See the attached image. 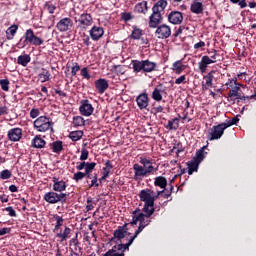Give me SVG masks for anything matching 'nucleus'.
Listing matches in <instances>:
<instances>
[{"label": "nucleus", "instance_id": "nucleus-1", "mask_svg": "<svg viewBox=\"0 0 256 256\" xmlns=\"http://www.w3.org/2000/svg\"><path fill=\"white\" fill-rule=\"evenodd\" d=\"M151 215L153 214H149V211H144V213L141 212V210L139 209H136L135 211H133L132 221L130 222L131 225H137V223H140L138 229L134 233V236L130 238L128 243L118 244L114 246L104 256H124L125 251H129V247L133 245V242L135 241V239H137V236L139 235V233H141V231H143V229L146 228L147 225H149V223H151V219H149Z\"/></svg>", "mask_w": 256, "mask_h": 256}, {"label": "nucleus", "instance_id": "nucleus-2", "mask_svg": "<svg viewBox=\"0 0 256 256\" xmlns=\"http://www.w3.org/2000/svg\"><path fill=\"white\" fill-rule=\"evenodd\" d=\"M140 163L141 165L139 163L133 165L135 181H141L144 177H149L157 171V168L153 166V161L147 158H140Z\"/></svg>", "mask_w": 256, "mask_h": 256}, {"label": "nucleus", "instance_id": "nucleus-3", "mask_svg": "<svg viewBox=\"0 0 256 256\" xmlns=\"http://www.w3.org/2000/svg\"><path fill=\"white\" fill-rule=\"evenodd\" d=\"M160 192L155 194V191L151 189L141 190L139 193L140 201H143L144 207L143 211H148L149 215H153L155 213V200L159 197Z\"/></svg>", "mask_w": 256, "mask_h": 256}, {"label": "nucleus", "instance_id": "nucleus-4", "mask_svg": "<svg viewBox=\"0 0 256 256\" xmlns=\"http://www.w3.org/2000/svg\"><path fill=\"white\" fill-rule=\"evenodd\" d=\"M34 129L38 133H47L48 131L53 132V121L47 116L38 117L34 123Z\"/></svg>", "mask_w": 256, "mask_h": 256}, {"label": "nucleus", "instance_id": "nucleus-5", "mask_svg": "<svg viewBox=\"0 0 256 256\" xmlns=\"http://www.w3.org/2000/svg\"><path fill=\"white\" fill-rule=\"evenodd\" d=\"M132 66L135 73H141V71L144 73H152V71H155L157 64L149 60H133Z\"/></svg>", "mask_w": 256, "mask_h": 256}, {"label": "nucleus", "instance_id": "nucleus-6", "mask_svg": "<svg viewBox=\"0 0 256 256\" xmlns=\"http://www.w3.org/2000/svg\"><path fill=\"white\" fill-rule=\"evenodd\" d=\"M23 38H24V41L21 46L22 49L27 47V45H34L35 47H39L44 43L43 39L35 35V32L33 31V29H27L24 33Z\"/></svg>", "mask_w": 256, "mask_h": 256}, {"label": "nucleus", "instance_id": "nucleus-7", "mask_svg": "<svg viewBox=\"0 0 256 256\" xmlns=\"http://www.w3.org/2000/svg\"><path fill=\"white\" fill-rule=\"evenodd\" d=\"M44 201L51 205H55V203H65L67 201V194L63 192L59 194L55 191H50L44 195Z\"/></svg>", "mask_w": 256, "mask_h": 256}, {"label": "nucleus", "instance_id": "nucleus-8", "mask_svg": "<svg viewBox=\"0 0 256 256\" xmlns=\"http://www.w3.org/2000/svg\"><path fill=\"white\" fill-rule=\"evenodd\" d=\"M213 56H203L201 58V61L198 63V67L201 73L207 72V67L209 65H213V63H217V57L219 54H217V50H213Z\"/></svg>", "mask_w": 256, "mask_h": 256}, {"label": "nucleus", "instance_id": "nucleus-9", "mask_svg": "<svg viewBox=\"0 0 256 256\" xmlns=\"http://www.w3.org/2000/svg\"><path fill=\"white\" fill-rule=\"evenodd\" d=\"M225 129H227V126H225L224 123L213 126L209 132L210 141H215V139H221V137H223Z\"/></svg>", "mask_w": 256, "mask_h": 256}, {"label": "nucleus", "instance_id": "nucleus-10", "mask_svg": "<svg viewBox=\"0 0 256 256\" xmlns=\"http://www.w3.org/2000/svg\"><path fill=\"white\" fill-rule=\"evenodd\" d=\"M56 28L60 33H65L73 29V20L71 18H62L57 24Z\"/></svg>", "mask_w": 256, "mask_h": 256}, {"label": "nucleus", "instance_id": "nucleus-11", "mask_svg": "<svg viewBox=\"0 0 256 256\" xmlns=\"http://www.w3.org/2000/svg\"><path fill=\"white\" fill-rule=\"evenodd\" d=\"M156 35L158 39H168V37H171V27L166 24L160 25L156 29Z\"/></svg>", "mask_w": 256, "mask_h": 256}, {"label": "nucleus", "instance_id": "nucleus-12", "mask_svg": "<svg viewBox=\"0 0 256 256\" xmlns=\"http://www.w3.org/2000/svg\"><path fill=\"white\" fill-rule=\"evenodd\" d=\"M76 21L81 25V27H84V29L93 25V17L89 13L81 14Z\"/></svg>", "mask_w": 256, "mask_h": 256}, {"label": "nucleus", "instance_id": "nucleus-13", "mask_svg": "<svg viewBox=\"0 0 256 256\" xmlns=\"http://www.w3.org/2000/svg\"><path fill=\"white\" fill-rule=\"evenodd\" d=\"M90 37L93 41H99L101 37L105 34V30L101 26H93L90 31Z\"/></svg>", "mask_w": 256, "mask_h": 256}, {"label": "nucleus", "instance_id": "nucleus-14", "mask_svg": "<svg viewBox=\"0 0 256 256\" xmlns=\"http://www.w3.org/2000/svg\"><path fill=\"white\" fill-rule=\"evenodd\" d=\"M22 137H23V130H21V128H12L8 131L9 141H13V142L21 141Z\"/></svg>", "mask_w": 256, "mask_h": 256}, {"label": "nucleus", "instance_id": "nucleus-15", "mask_svg": "<svg viewBox=\"0 0 256 256\" xmlns=\"http://www.w3.org/2000/svg\"><path fill=\"white\" fill-rule=\"evenodd\" d=\"M168 20L172 25H181L183 23V13L173 11L168 15Z\"/></svg>", "mask_w": 256, "mask_h": 256}, {"label": "nucleus", "instance_id": "nucleus-16", "mask_svg": "<svg viewBox=\"0 0 256 256\" xmlns=\"http://www.w3.org/2000/svg\"><path fill=\"white\" fill-rule=\"evenodd\" d=\"M53 181V191L56 193H63L67 189V183L63 180H59L57 177L52 178Z\"/></svg>", "mask_w": 256, "mask_h": 256}, {"label": "nucleus", "instance_id": "nucleus-17", "mask_svg": "<svg viewBox=\"0 0 256 256\" xmlns=\"http://www.w3.org/2000/svg\"><path fill=\"white\" fill-rule=\"evenodd\" d=\"M136 103L139 109H147V107H149V96L147 95V93H142L138 95L136 98Z\"/></svg>", "mask_w": 256, "mask_h": 256}, {"label": "nucleus", "instance_id": "nucleus-18", "mask_svg": "<svg viewBox=\"0 0 256 256\" xmlns=\"http://www.w3.org/2000/svg\"><path fill=\"white\" fill-rule=\"evenodd\" d=\"M95 88L100 95H103L109 89V82L106 79L100 78L95 81Z\"/></svg>", "mask_w": 256, "mask_h": 256}, {"label": "nucleus", "instance_id": "nucleus-19", "mask_svg": "<svg viewBox=\"0 0 256 256\" xmlns=\"http://www.w3.org/2000/svg\"><path fill=\"white\" fill-rule=\"evenodd\" d=\"M79 111L81 115H84V117H90V115H93V105H91L89 101H84L80 106Z\"/></svg>", "mask_w": 256, "mask_h": 256}, {"label": "nucleus", "instance_id": "nucleus-20", "mask_svg": "<svg viewBox=\"0 0 256 256\" xmlns=\"http://www.w3.org/2000/svg\"><path fill=\"white\" fill-rule=\"evenodd\" d=\"M160 21H161V12L152 10V14L149 20V27H152L153 29H155V27L159 25Z\"/></svg>", "mask_w": 256, "mask_h": 256}, {"label": "nucleus", "instance_id": "nucleus-21", "mask_svg": "<svg viewBox=\"0 0 256 256\" xmlns=\"http://www.w3.org/2000/svg\"><path fill=\"white\" fill-rule=\"evenodd\" d=\"M129 235L128 229H127V224L118 227L117 230L114 231V237L115 239H125Z\"/></svg>", "mask_w": 256, "mask_h": 256}, {"label": "nucleus", "instance_id": "nucleus-22", "mask_svg": "<svg viewBox=\"0 0 256 256\" xmlns=\"http://www.w3.org/2000/svg\"><path fill=\"white\" fill-rule=\"evenodd\" d=\"M239 91H241V84H236V86L232 87L230 90L229 97H236V99H240L241 101H243V99H249V96H241Z\"/></svg>", "mask_w": 256, "mask_h": 256}, {"label": "nucleus", "instance_id": "nucleus-23", "mask_svg": "<svg viewBox=\"0 0 256 256\" xmlns=\"http://www.w3.org/2000/svg\"><path fill=\"white\" fill-rule=\"evenodd\" d=\"M38 79L40 83H47V81L51 79V73L49 72V70L42 68L38 75Z\"/></svg>", "mask_w": 256, "mask_h": 256}, {"label": "nucleus", "instance_id": "nucleus-24", "mask_svg": "<svg viewBox=\"0 0 256 256\" xmlns=\"http://www.w3.org/2000/svg\"><path fill=\"white\" fill-rule=\"evenodd\" d=\"M135 13H142L143 15L147 14L148 8H147V1L139 2L135 5L134 8Z\"/></svg>", "mask_w": 256, "mask_h": 256}, {"label": "nucleus", "instance_id": "nucleus-25", "mask_svg": "<svg viewBox=\"0 0 256 256\" xmlns=\"http://www.w3.org/2000/svg\"><path fill=\"white\" fill-rule=\"evenodd\" d=\"M17 63L18 65H22V67H27V65H29V63H31V56L24 54V55H20L17 58Z\"/></svg>", "mask_w": 256, "mask_h": 256}, {"label": "nucleus", "instance_id": "nucleus-26", "mask_svg": "<svg viewBox=\"0 0 256 256\" xmlns=\"http://www.w3.org/2000/svg\"><path fill=\"white\" fill-rule=\"evenodd\" d=\"M199 164H200V162H198L194 159L192 161L187 162L188 174L193 175V173H195V171H197V169H199Z\"/></svg>", "mask_w": 256, "mask_h": 256}, {"label": "nucleus", "instance_id": "nucleus-27", "mask_svg": "<svg viewBox=\"0 0 256 256\" xmlns=\"http://www.w3.org/2000/svg\"><path fill=\"white\" fill-rule=\"evenodd\" d=\"M183 69H185V65H183V62L181 60L174 62L172 65V70L177 75H181V73H183Z\"/></svg>", "mask_w": 256, "mask_h": 256}, {"label": "nucleus", "instance_id": "nucleus-28", "mask_svg": "<svg viewBox=\"0 0 256 256\" xmlns=\"http://www.w3.org/2000/svg\"><path fill=\"white\" fill-rule=\"evenodd\" d=\"M206 149H207V146H203L200 150H198L194 157V161L201 163V161L205 159V155H207V152H205Z\"/></svg>", "mask_w": 256, "mask_h": 256}, {"label": "nucleus", "instance_id": "nucleus-29", "mask_svg": "<svg viewBox=\"0 0 256 256\" xmlns=\"http://www.w3.org/2000/svg\"><path fill=\"white\" fill-rule=\"evenodd\" d=\"M32 146L36 149H43V147H45V140H43V138L40 136H36L32 140Z\"/></svg>", "mask_w": 256, "mask_h": 256}, {"label": "nucleus", "instance_id": "nucleus-30", "mask_svg": "<svg viewBox=\"0 0 256 256\" xmlns=\"http://www.w3.org/2000/svg\"><path fill=\"white\" fill-rule=\"evenodd\" d=\"M155 187H160V189H165L167 187V179L163 176H158L154 181Z\"/></svg>", "mask_w": 256, "mask_h": 256}, {"label": "nucleus", "instance_id": "nucleus-31", "mask_svg": "<svg viewBox=\"0 0 256 256\" xmlns=\"http://www.w3.org/2000/svg\"><path fill=\"white\" fill-rule=\"evenodd\" d=\"M106 166L103 168V172H102V177H101V179H100V182L101 181H105V179L107 178V177H109V173H111V169H113V165H111V162H106V164H105Z\"/></svg>", "mask_w": 256, "mask_h": 256}, {"label": "nucleus", "instance_id": "nucleus-32", "mask_svg": "<svg viewBox=\"0 0 256 256\" xmlns=\"http://www.w3.org/2000/svg\"><path fill=\"white\" fill-rule=\"evenodd\" d=\"M191 11H192V13H195L196 15H199V13H203V3L193 2L191 4Z\"/></svg>", "mask_w": 256, "mask_h": 256}, {"label": "nucleus", "instance_id": "nucleus-33", "mask_svg": "<svg viewBox=\"0 0 256 256\" xmlns=\"http://www.w3.org/2000/svg\"><path fill=\"white\" fill-rule=\"evenodd\" d=\"M165 7H167V1L159 0L152 8V11L162 12L165 11Z\"/></svg>", "mask_w": 256, "mask_h": 256}, {"label": "nucleus", "instance_id": "nucleus-34", "mask_svg": "<svg viewBox=\"0 0 256 256\" xmlns=\"http://www.w3.org/2000/svg\"><path fill=\"white\" fill-rule=\"evenodd\" d=\"M152 99L154 101H162L163 99V90L159 87H156L154 91L152 92Z\"/></svg>", "mask_w": 256, "mask_h": 256}, {"label": "nucleus", "instance_id": "nucleus-35", "mask_svg": "<svg viewBox=\"0 0 256 256\" xmlns=\"http://www.w3.org/2000/svg\"><path fill=\"white\" fill-rule=\"evenodd\" d=\"M17 29L19 27L17 25H12L6 30L7 39L11 40L15 37V33H17Z\"/></svg>", "mask_w": 256, "mask_h": 256}, {"label": "nucleus", "instance_id": "nucleus-36", "mask_svg": "<svg viewBox=\"0 0 256 256\" xmlns=\"http://www.w3.org/2000/svg\"><path fill=\"white\" fill-rule=\"evenodd\" d=\"M143 36V30L139 29L137 26H133V31L131 33V38L139 40Z\"/></svg>", "mask_w": 256, "mask_h": 256}, {"label": "nucleus", "instance_id": "nucleus-37", "mask_svg": "<svg viewBox=\"0 0 256 256\" xmlns=\"http://www.w3.org/2000/svg\"><path fill=\"white\" fill-rule=\"evenodd\" d=\"M167 129H169L170 131H172L173 129L176 130L179 128V119L174 118L172 120H169L168 124H167Z\"/></svg>", "mask_w": 256, "mask_h": 256}, {"label": "nucleus", "instance_id": "nucleus-38", "mask_svg": "<svg viewBox=\"0 0 256 256\" xmlns=\"http://www.w3.org/2000/svg\"><path fill=\"white\" fill-rule=\"evenodd\" d=\"M52 150L54 153H61V151H63V142H61V141L53 142Z\"/></svg>", "mask_w": 256, "mask_h": 256}, {"label": "nucleus", "instance_id": "nucleus-39", "mask_svg": "<svg viewBox=\"0 0 256 256\" xmlns=\"http://www.w3.org/2000/svg\"><path fill=\"white\" fill-rule=\"evenodd\" d=\"M72 123L74 127H83V125H85V119L81 116H76L73 118Z\"/></svg>", "mask_w": 256, "mask_h": 256}, {"label": "nucleus", "instance_id": "nucleus-40", "mask_svg": "<svg viewBox=\"0 0 256 256\" xmlns=\"http://www.w3.org/2000/svg\"><path fill=\"white\" fill-rule=\"evenodd\" d=\"M83 137V131H74L70 133V139L72 141H79Z\"/></svg>", "mask_w": 256, "mask_h": 256}, {"label": "nucleus", "instance_id": "nucleus-41", "mask_svg": "<svg viewBox=\"0 0 256 256\" xmlns=\"http://www.w3.org/2000/svg\"><path fill=\"white\" fill-rule=\"evenodd\" d=\"M70 233H71V228L65 227V229L62 233L57 234V237H60V239H62V241H67V237H69Z\"/></svg>", "mask_w": 256, "mask_h": 256}, {"label": "nucleus", "instance_id": "nucleus-42", "mask_svg": "<svg viewBox=\"0 0 256 256\" xmlns=\"http://www.w3.org/2000/svg\"><path fill=\"white\" fill-rule=\"evenodd\" d=\"M95 167H97V163L95 162H92V163H89V162H86V166H85V175H89L93 169H95Z\"/></svg>", "mask_w": 256, "mask_h": 256}, {"label": "nucleus", "instance_id": "nucleus-43", "mask_svg": "<svg viewBox=\"0 0 256 256\" xmlns=\"http://www.w3.org/2000/svg\"><path fill=\"white\" fill-rule=\"evenodd\" d=\"M85 177H87V174H85V172H76L74 175H73V179L74 181H76V183H79V181H82V179H85Z\"/></svg>", "mask_w": 256, "mask_h": 256}, {"label": "nucleus", "instance_id": "nucleus-44", "mask_svg": "<svg viewBox=\"0 0 256 256\" xmlns=\"http://www.w3.org/2000/svg\"><path fill=\"white\" fill-rule=\"evenodd\" d=\"M206 83L202 85V89L207 90L209 87H213V77L207 76L205 77Z\"/></svg>", "mask_w": 256, "mask_h": 256}, {"label": "nucleus", "instance_id": "nucleus-45", "mask_svg": "<svg viewBox=\"0 0 256 256\" xmlns=\"http://www.w3.org/2000/svg\"><path fill=\"white\" fill-rule=\"evenodd\" d=\"M80 73L83 79H87V81L91 79V74L89 73V70L87 69V67L82 68Z\"/></svg>", "mask_w": 256, "mask_h": 256}, {"label": "nucleus", "instance_id": "nucleus-46", "mask_svg": "<svg viewBox=\"0 0 256 256\" xmlns=\"http://www.w3.org/2000/svg\"><path fill=\"white\" fill-rule=\"evenodd\" d=\"M237 123H239V119L237 117H234L231 120L224 122V125L226 129H228V127H231L232 125H237Z\"/></svg>", "mask_w": 256, "mask_h": 256}, {"label": "nucleus", "instance_id": "nucleus-47", "mask_svg": "<svg viewBox=\"0 0 256 256\" xmlns=\"http://www.w3.org/2000/svg\"><path fill=\"white\" fill-rule=\"evenodd\" d=\"M0 86L2 91H9V81L7 79L0 80Z\"/></svg>", "mask_w": 256, "mask_h": 256}, {"label": "nucleus", "instance_id": "nucleus-48", "mask_svg": "<svg viewBox=\"0 0 256 256\" xmlns=\"http://www.w3.org/2000/svg\"><path fill=\"white\" fill-rule=\"evenodd\" d=\"M87 159H89V151L86 150L85 148H83L81 150V155H80V161H87Z\"/></svg>", "mask_w": 256, "mask_h": 256}, {"label": "nucleus", "instance_id": "nucleus-49", "mask_svg": "<svg viewBox=\"0 0 256 256\" xmlns=\"http://www.w3.org/2000/svg\"><path fill=\"white\" fill-rule=\"evenodd\" d=\"M237 85H239V83H237V78H232L228 80V82L226 83V86L228 88H233V87H236Z\"/></svg>", "mask_w": 256, "mask_h": 256}, {"label": "nucleus", "instance_id": "nucleus-50", "mask_svg": "<svg viewBox=\"0 0 256 256\" xmlns=\"http://www.w3.org/2000/svg\"><path fill=\"white\" fill-rule=\"evenodd\" d=\"M114 71L117 73V75H125V69L121 65L114 66Z\"/></svg>", "mask_w": 256, "mask_h": 256}, {"label": "nucleus", "instance_id": "nucleus-51", "mask_svg": "<svg viewBox=\"0 0 256 256\" xmlns=\"http://www.w3.org/2000/svg\"><path fill=\"white\" fill-rule=\"evenodd\" d=\"M231 3H238L241 9H245L247 7V2L245 0H230Z\"/></svg>", "mask_w": 256, "mask_h": 256}, {"label": "nucleus", "instance_id": "nucleus-52", "mask_svg": "<svg viewBox=\"0 0 256 256\" xmlns=\"http://www.w3.org/2000/svg\"><path fill=\"white\" fill-rule=\"evenodd\" d=\"M0 177L2 179H11V171L9 170H3L1 173H0Z\"/></svg>", "mask_w": 256, "mask_h": 256}, {"label": "nucleus", "instance_id": "nucleus-53", "mask_svg": "<svg viewBox=\"0 0 256 256\" xmlns=\"http://www.w3.org/2000/svg\"><path fill=\"white\" fill-rule=\"evenodd\" d=\"M81 69V66H79L78 63H74L72 70H71V75L75 77L77 75V72Z\"/></svg>", "mask_w": 256, "mask_h": 256}, {"label": "nucleus", "instance_id": "nucleus-54", "mask_svg": "<svg viewBox=\"0 0 256 256\" xmlns=\"http://www.w3.org/2000/svg\"><path fill=\"white\" fill-rule=\"evenodd\" d=\"M40 113H41V112L39 111V109L33 108V109L30 111V117H31L32 119H35V118L39 117Z\"/></svg>", "mask_w": 256, "mask_h": 256}, {"label": "nucleus", "instance_id": "nucleus-55", "mask_svg": "<svg viewBox=\"0 0 256 256\" xmlns=\"http://www.w3.org/2000/svg\"><path fill=\"white\" fill-rule=\"evenodd\" d=\"M5 211H7L10 217H17V213L15 212V209H13V207L11 206L6 207Z\"/></svg>", "mask_w": 256, "mask_h": 256}, {"label": "nucleus", "instance_id": "nucleus-56", "mask_svg": "<svg viewBox=\"0 0 256 256\" xmlns=\"http://www.w3.org/2000/svg\"><path fill=\"white\" fill-rule=\"evenodd\" d=\"M56 226L55 229H59V227L63 226V218L61 216H56Z\"/></svg>", "mask_w": 256, "mask_h": 256}, {"label": "nucleus", "instance_id": "nucleus-57", "mask_svg": "<svg viewBox=\"0 0 256 256\" xmlns=\"http://www.w3.org/2000/svg\"><path fill=\"white\" fill-rule=\"evenodd\" d=\"M187 77L185 75L180 76L175 80L176 85H181L182 83H186Z\"/></svg>", "mask_w": 256, "mask_h": 256}, {"label": "nucleus", "instance_id": "nucleus-58", "mask_svg": "<svg viewBox=\"0 0 256 256\" xmlns=\"http://www.w3.org/2000/svg\"><path fill=\"white\" fill-rule=\"evenodd\" d=\"M46 8L48 10V12L53 15V13H55V10L57 9V6L53 5V4H46Z\"/></svg>", "mask_w": 256, "mask_h": 256}, {"label": "nucleus", "instance_id": "nucleus-59", "mask_svg": "<svg viewBox=\"0 0 256 256\" xmlns=\"http://www.w3.org/2000/svg\"><path fill=\"white\" fill-rule=\"evenodd\" d=\"M122 19L123 21H131L133 16H131V13H122Z\"/></svg>", "mask_w": 256, "mask_h": 256}, {"label": "nucleus", "instance_id": "nucleus-60", "mask_svg": "<svg viewBox=\"0 0 256 256\" xmlns=\"http://www.w3.org/2000/svg\"><path fill=\"white\" fill-rule=\"evenodd\" d=\"M86 165H87V162H84V161L78 163V165L76 166L77 171H83V169H85Z\"/></svg>", "mask_w": 256, "mask_h": 256}, {"label": "nucleus", "instance_id": "nucleus-61", "mask_svg": "<svg viewBox=\"0 0 256 256\" xmlns=\"http://www.w3.org/2000/svg\"><path fill=\"white\" fill-rule=\"evenodd\" d=\"M163 106L161 105H154L153 107V111H155L156 113H163Z\"/></svg>", "mask_w": 256, "mask_h": 256}, {"label": "nucleus", "instance_id": "nucleus-62", "mask_svg": "<svg viewBox=\"0 0 256 256\" xmlns=\"http://www.w3.org/2000/svg\"><path fill=\"white\" fill-rule=\"evenodd\" d=\"M7 233H11V228H2L0 229V237L3 235H7Z\"/></svg>", "mask_w": 256, "mask_h": 256}, {"label": "nucleus", "instance_id": "nucleus-63", "mask_svg": "<svg viewBox=\"0 0 256 256\" xmlns=\"http://www.w3.org/2000/svg\"><path fill=\"white\" fill-rule=\"evenodd\" d=\"M93 186L99 187V183L97 182V174H95L94 178L91 181L90 187H93Z\"/></svg>", "mask_w": 256, "mask_h": 256}, {"label": "nucleus", "instance_id": "nucleus-64", "mask_svg": "<svg viewBox=\"0 0 256 256\" xmlns=\"http://www.w3.org/2000/svg\"><path fill=\"white\" fill-rule=\"evenodd\" d=\"M201 47H205V43L200 41L194 45V49H201Z\"/></svg>", "mask_w": 256, "mask_h": 256}]
</instances>
